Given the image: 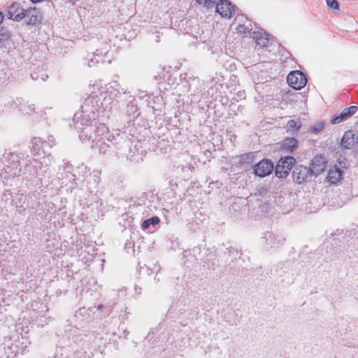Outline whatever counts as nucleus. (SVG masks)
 <instances>
[{
  "label": "nucleus",
  "mask_w": 358,
  "mask_h": 358,
  "mask_svg": "<svg viewBox=\"0 0 358 358\" xmlns=\"http://www.w3.org/2000/svg\"><path fill=\"white\" fill-rule=\"evenodd\" d=\"M274 169L273 163L268 159H262L254 166V174L264 178L270 175Z\"/></svg>",
  "instance_id": "nucleus-12"
},
{
  "label": "nucleus",
  "mask_w": 358,
  "mask_h": 358,
  "mask_svg": "<svg viewBox=\"0 0 358 358\" xmlns=\"http://www.w3.org/2000/svg\"><path fill=\"white\" fill-rule=\"evenodd\" d=\"M24 10L20 3L14 2L8 6L7 15L9 19L19 22L24 18Z\"/></svg>",
  "instance_id": "nucleus-13"
},
{
  "label": "nucleus",
  "mask_w": 358,
  "mask_h": 358,
  "mask_svg": "<svg viewBox=\"0 0 358 358\" xmlns=\"http://www.w3.org/2000/svg\"><path fill=\"white\" fill-rule=\"evenodd\" d=\"M199 4H203L206 8H213L217 0H196Z\"/></svg>",
  "instance_id": "nucleus-30"
},
{
  "label": "nucleus",
  "mask_w": 358,
  "mask_h": 358,
  "mask_svg": "<svg viewBox=\"0 0 358 358\" xmlns=\"http://www.w3.org/2000/svg\"><path fill=\"white\" fill-rule=\"evenodd\" d=\"M326 165L327 161L325 157L322 155H317L311 160L310 166L309 167L311 168V171H313L314 176H317L324 171Z\"/></svg>",
  "instance_id": "nucleus-15"
},
{
  "label": "nucleus",
  "mask_w": 358,
  "mask_h": 358,
  "mask_svg": "<svg viewBox=\"0 0 358 358\" xmlns=\"http://www.w3.org/2000/svg\"><path fill=\"white\" fill-rule=\"evenodd\" d=\"M268 34L265 32L261 31H253L252 33V38L256 42L257 45L260 47H265L267 45L268 43Z\"/></svg>",
  "instance_id": "nucleus-21"
},
{
  "label": "nucleus",
  "mask_w": 358,
  "mask_h": 358,
  "mask_svg": "<svg viewBox=\"0 0 358 358\" xmlns=\"http://www.w3.org/2000/svg\"><path fill=\"white\" fill-rule=\"evenodd\" d=\"M296 160L292 156L281 157L275 167V176L279 178H285L292 169Z\"/></svg>",
  "instance_id": "nucleus-6"
},
{
  "label": "nucleus",
  "mask_w": 358,
  "mask_h": 358,
  "mask_svg": "<svg viewBox=\"0 0 358 358\" xmlns=\"http://www.w3.org/2000/svg\"><path fill=\"white\" fill-rule=\"evenodd\" d=\"M103 305H99V306H98V310L102 309V308H103Z\"/></svg>",
  "instance_id": "nucleus-36"
},
{
  "label": "nucleus",
  "mask_w": 358,
  "mask_h": 358,
  "mask_svg": "<svg viewBox=\"0 0 358 358\" xmlns=\"http://www.w3.org/2000/svg\"><path fill=\"white\" fill-rule=\"evenodd\" d=\"M24 18L28 25L36 26L41 23V15L38 9L36 8H29L25 9L24 12Z\"/></svg>",
  "instance_id": "nucleus-14"
},
{
  "label": "nucleus",
  "mask_w": 358,
  "mask_h": 358,
  "mask_svg": "<svg viewBox=\"0 0 358 358\" xmlns=\"http://www.w3.org/2000/svg\"><path fill=\"white\" fill-rule=\"evenodd\" d=\"M297 148L298 141L294 138H287L281 144V149L289 153L293 152Z\"/></svg>",
  "instance_id": "nucleus-20"
},
{
  "label": "nucleus",
  "mask_w": 358,
  "mask_h": 358,
  "mask_svg": "<svg viewBox=\"0 0 358 358\" xmlns=\"http://www.w3.org/2000/svg\"><path fill=\"white\" fill-rule=\"evenodd\" d=\"M237 32L243 37L250 36L252 37V24L248 20L243 24H239L236 28Z\"/></svg>",
  "instance_id": "nucleus-22"
},
{
  "label": "nucleus",
  "mask_w": 358,
  "mask_h": 358,
  "mask_svg": "<svg viewBox=\"0 0 358 358\" xmlns=\"http://www.w3.org/2000/svg\"><path fill=\"white\" fill-rule=\"evenodd\" d=\"M236 6L228 0H220L216 4L215 10L222 17L231 18L236 13Z\"/></svg>",
  "instance_id": "nucleus-11"
},
{
  "label": "nucleus",
  "mask_w": 358,
  "mask_h": 358,
  "mask_svg": "<svg viewBox=\"0 0 358 358\" xmlns=\"http://www.w3.org/2000/svg\"><path fill=\"white\" fill-rule=\"evenodd\" d=\"M264 239L266 248H277L283 244L285 239L281 236L273 234L272 232L267 231L264 234Z\"/></svg>",
  "instance_id": "nucleus-16"
},
{
  "label": "nucleus",
  "mask_w": 358,
  "mask_h": 358,
  "mask_svg": "<svg viewBox=\"0 0 358 358\" xmlns=\"http://www.w3.org/2000/svg\"><path fill=\"white\" fill-rule=\"evenodd\" d=\"M324 123L319 122L310 128V131L313 134H317L324 129Z\"/></svg>",
  "instance_id": "nucleus-29"
},
{
  "label": "nucleus",
  "mask_w": 358,
  "mask_h": 358,
  "mask_svg": "<svg viewBox=\"0 0 358 358\" xmlns=\"http://www.w3.org/2000/svg\"><path fill=\"white\" fill-rule=\"evenodd\" d=\"M243 16H241L238 18H236V20L241 21V18H243Z\"/></svg>",
  "instance_id": "nucleus-37"
},
{
  "label": "nucleus",
  "mask_w": 358,
  "mask_h": 358,
  "mask_svg": "<svg viewBox=\"0 0 358 358\" xmlns=\"http://www.w3.org/2000/svg\"><path fill=\"white\" fill-rule=\"evenodd\" d=\"M45 143V145H49L50 148H51L55 144V138L52 136H50L48 138L47 141H43Z\"/></svg>",
  "instance_id": "nucleus-32"
},
{
  "label": "nucleus",
  "mask_w": 358,
  "mask_h": 358,
  "mask_svg": "<svg viewBox=\"0 0 358 358\" xmlns=\"http://www.w3.org/2000/svg\"><path fill=\"white\" fill-rule=\"evenodd\" d=\"M327 5L328 7L333 9H338L339 3L337 0H326Z\"/></svg>",
  "instance_id": "nucleus-31"
},
{
  "label": "nucleus",
  "mask_w": 358,
  "mask_h": 358,
  "mask_svg": "<svg viewBox=\"0 0 358 358\" xmlns=\"http://www.w3.org/2000/svg\"><path fill=\"white\" fill-rule=\"evenodd\" d=\"M31 77L34 80H41L43 81H45L48 76L45 73L38 69V71L34 70L31 73Z\"/></svg>",
  "instance_id": "nucleus-28"
},
{
  "label": "nucleus",
  "mask_w": 358,
  "mask_h": 358,
  "mask_svg": "<svg viewBox=\"0 0 358 358\" xmlns=\"http://www.w3.org/2000/svg\"><path fill=\"white\" fill-rule=\"evenodd\" d=\"M357 136L353 133L352 131L349 130L345 132L342 138L341 145L343 148L350 150L355 146V145L357 143Z\"/></svg>",
  "instance_id": "nucleus-18"
},
{
  "label": "nucleus",
  "mask_w": 358,
  "mask_h": 358,
  "mask_svg": "<svg viewBox=\"0 0 358 358\" xmlns=\"http://www.w3.org/2000/svg\"><path fill=\"white\" fill-rule=\"evenodd\" d=\"M10 33L4 29H0V48H6L10 44Z\"/></svg>",
  "instance_id": "nucleus-25"
},
{
  "label": "nucleus",
  "mask_w": 358,
  "mask_h": 358,
  "mask_svg": "<svg viewBox=\"0 0 358 358\" xmlns=\"http://www.w3.org/2000/svg\"><path fill=\"white\" fill-rule=\"evenodd\" d=\"M357 109L358 108L355 106H352L349 108H345L338 115L335 116L331 119V123L332 124H336L346 120L354 115L357 112Z\"/></svg>",
  "instance_id": "nucleus-17"
},
{
  "label": "nucleus",
  "mask_w": 358,
  "mask_h": 358,
  "mask_svg": "<svg viewBox=\"0 0 358 358\" xmlns=\"http://www.w3.org/2000/svg\"><path fill=\"white\" fill-rule=\"evenodd\" d=\"M92 44L94 52L92 54L93 57L88 61L90 67L94 66L100 62H105L103 57L107 56L110 49L109 41L107 38H94L92 40Z\"/></svg>",
  "instance_id": "nucleus-3"
},
{
  "label": "nucleus",
  "mask_w": 358,
  "mask_h": 358,
  "mask_svg": "<svg viewBox=\"0 0 358 358\" xmlns=\"http://www.w3.org/2000/svg\"><path fill=\"white\" fill-rule=\"evenodd\" d=\"M124 136L127 143H121L123 146L121 150H123L124 147L129 148L128 155L129 157H132L136 155H144L146 152L145 141L137 139H134L132 141H131L126 138L125 134Z\"/></svg>",
  "instance_id": "nucleus-9"
},
{
  "label": "nucleus",
  "mask_w": 358,
  "mask_h": 358,
  "mask_svg": "<svg viewBox=\"0 0 358 358\" xmlns=\"http://www.w3.org/2000/svg\"><path fill=\"white\" fill-rule=\"evenodd\" d=\"M92 140V148L98 149L99 153L106 154L108 151V148L113 145L108 142L103 137L100 138H91Z\"/></svg>",
  "instance_id": "nucleus-19"
},
{
  "label": "nucleus",
  "mask_w": 358,
  "mask_h": 358,
  "mask_svg": "<svg viewBox=\"0 0 358 358\" xmlns=\"http://www.w3.org/2000/svg\"><path fill=\"white\" fill-rule=\"evenodd\" d=\"M301 127V120H290L287 122L286 129L288 131H297Z\"/></svg>",
  "instance_id": "nucleus-26"
},
{
  "label": "nucleus",
  "mask_w": 358,
  "mask_h": 358,
  "mask_svg": "<svg viewBox=\"0 0 358 358\" xmlns=\"http://www.w3.org/2000/svg\"><path fill=\"white\" fill-rule=\"evenodd\" d=\"M159 218L157 216H153L151 218L147 219L142 223V228L143 229H147L149 228L150 225H156L159 222Z\"/></svg>",
  "instance_id": "nucleus-27"
},
{
  "label": "nucleus",
  "mask_w": 358,
  "mask_h": 358,
  "mask_svg": "<svg viewBox=\"0 0 358 358\" xmlns=\"http://www.w3.org/2000/svg\"><path fill=\"white\" fill-rule=\"evenodd\" d=\"M155 280H157V282L159 281V278H157V279L155 278Z\"/></svg>",
  "instance_id": "nucleus-38"
},
{
  "label": "nucleus",
  "mask_w": 358,
  "mask_h": 358,
  "mask_svg": "<svg viewBox=\"0 0 358 358\" xmlns=\"http://www.w3.org/2000/svg\"><path fill=\"white\" fill-rule=\"evenodd\" d=\"M259 194L263 195L264 194H265L266 192V189L265 188H261L259 190Z\"/></svg>",
  "instance_id": "nucleus-33"
},
{
  "label": "nucleus",
  "mask_w": 358,
  "mask_h": 358,
  "mask_svg": "<svg viewBox=\"0 0 358 358\" xmlns=\"http://www.w3.org/2000/svg\"><path fill=\"white\" fill-rule=\"evenodd\" d=\"M41 138L34 137L31 140V152L34 155H40L41 149H44L45 145Z\"/></svg>",
  "instance_id": "nucleus-24"
},
{
  "label": "nucleus",
  "mask_w": 358,
  "mask_h": 358,
  "mask_svg": "<svg viewBox=\"0 0 358 358\" xmlns=\"http://www.w3.org/2000/svg\"><path fill=\"white\" fill-rule=\"evenodd\" d=\"M22 155L12 152H6L3 155V167L0 171V177L3 179H8L19 176L21 174L20 159Z\"/></svg>",
  "instance_id": "nucleus-2"
},
{
  "label": "nucleus",
  "mask_w": 358,
  "mask_h": 358,
  "mask_svg": "<svg viewBox=\"0 0 358 358\" xmlns=\"http://www.w3.org/2000/svg\"><path fill=\"white\" fill-rule=\"evenodd\" d=\"M41 0H31V1L33 3H38L39 1H41Z\"/></svg>",
  "instance_id": "nucleus-35"
},
{
  "label": "nucleus",
  "mask_w": 358,
  "mask_h": 358,
  "mask_svg": "<svg viewBox=\"0 0 358 358\" xmlns=\"http://www.w3.org/2000/svg\"><path fill=\"white\" fill-rule=\"evenodd\" d=\"M99 101V99L96 97H89L81 106V110L76 112L73 116V126L79 132V138L83 143L90 141L92 138L91 123L92 120H94L97 116L95 111L99 112L100 110Z\"/></svg>",
  "instance_id": "nucleus-1"
},
{
  "label": "nucleus",
  "mask_w": 358,
  "mask_h": 358,
  "mask_svg": "<svg viewBox=\"0 0 358 358\" xmlns=\"http://www.w3.org/2000/svg\"><path fill=\"white\" fill-rule=\"evenodd\" d=\"M23 169V174H27L31 177L40 178L47 171V166H43V163L37 159H33L29 160Z\"/></svg>",
  "instance_id": "nucleus-8"
},
{
  "label": "nucleus",
  "mask_w": 358,
  "mask_h": 358,
  "mask_svg": "<svg viewBox=\"0 0 358 358\" xmlns=\"http://www.w3.org/2000/svg\"><path fill=\"white\" fill-rule=\"evenodd\" d=\"M342 171L336 167L331 169L327 175L328 181L332 184L336 183L342 178Z\"/></svg>",
  "instance_id": "nucleus-23"
},
{
  "label": "nucleus",
  "mask_w": 358,
  "mask_h": 358,
  "mask_svg": "<svg viewBox=\"0 0 358 358\" xmlns=\"http://www.w3.org/2000/svg\"><path fill=\"white\" fill-rule=\"evenodd\" d=\"M3 14L0 12V24L2 22L3 20Z\"/></svg>",
  "instance_id": "nucleus-34"
},
{
  "label": "nucleus",
  "mask_w": 358,
  "mask_h": 358,
  "mask_svg": "<svg viewBox=\"0 0 358 358\" xmlns=\"http://www.w3.org/2000/svg\"><path fill=\"white\" fill-rule=\"evenodd\" d=\"M313 176L311 168L303 165L295 166L292 171L293 180L297 184L310 181Z\"/></svg>",
  "instance_id": "nucleus-7"
},
{
  "label": "nucleus",
  "mask_w": 358,
  "mask_h": 358,
  "mask_svg": "<svg viewBox=\"0 0 358 358\" xmlns=\"http://www.w3.org/2000/svg\"><path fill=\"white\" fill-rule=\"evenodd\" d=\"M118 87L119 85L115 81L109 83L106 88V94L101 103L103 110L110 111L114 107H116L119 102L118 99L121 95V93L118 90Z\"/></svg>",
  "instance_id": "nucleus-5"
},
{
  "label": "nucleus",
  "mask_w": 358,
  "mask_h": 358,
  "mask_svg": "<svg viewBox=\"0 0 358 358\" xmlns=\"http://www.w3.org/2000/svg\"><path fill=\"white\" fill-rule=\"evenodd\" d=\"M287 81L293 89L300 90L306 86L307 78L301 71H294L288 74Z\"/></svg>",
  "instance_id": "nucleus-10"
},
{
  "label": "nucleus",
  "mask_w": 358,
  "mask_h": 358,
  "mask_svg": "<svg viewBox=\"0 0 358 358\" xmlns=\"http://www.w3.org/2000/svg\"><path fill=\"white\" fill-rule=\"evenodd\" d=\"M94 132V138H100L103 137L108 142H110L117 150L122 148L121 143H127L124 140V134L117 132L115 134L110 133L108 129L105 124H99L95 130L92 129Z\"/></svg>",
  "instance_id": "nucleus-4"
}]
</instances>
